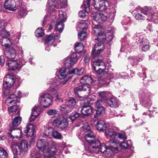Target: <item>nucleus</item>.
Instances as JSON below:
<instances>
[{"label":"nucleus","mask_w":158,"mask_h":158,"mask_svg":"<svg viewBox=\"0 0 158 158\" xmlns=\"http://www.w3.org/2000/svg\"><path fill=\"white\" fill-rule=\"evenodd\" d=\"M20 37V34L19 33H18L15 34L14 36L12 37V40H13V41H14L15 40L16 42L18 43Z\"/></svg>","instance_id":"nucleus-54"},{"label":"nucleus","mask_w":158,"mask_h":158,"mask_svg":"<svg viewBox=\"0 0 158 158\" xmlns=\"http://www.w3.org/2000/svg\"><path fill=\"white\" fill-rule=\"evenodd\" d=\"M36 146L39 150L44 153L42 155L39 154L40 157L42 156L43 158L51 157L56 154L57 151V149L55 147L49 148L48 147L49 143L46 139H41L38 140L36 143Z\"/></svg>","instance_id":"nucleus-3"},{"label":"nucleus","mask_w":158,"mask_h":158,"mask_svg":"<svg viewBox=\"0 0 158 158\" xmlns=\"http://www.w3.org/2000/svg\"><path fill=\"white\" fill-rule=\"evenodd\" d=\"M92 28L94 33L97 35V39L99 41H104L106 40L108 42L110 41L113 38L112 33L109 32L104 33L103 30L102 29V27L98 23H96L94 21H92Z\"/></svg>","instance_id":"nucleus-4"},{"label":"nucleus","mask_w":158,"mask_h":158,"mask_svg":"<svg viewBox=\"0 0 158 158\" xmlns=\"http://www.w3.org/2000/svg\"><path fill=\"white\" fill-rule=\"evenodd\" d=\"M12 151L14 155H17L18 153L19 145L15 143H12L11 146Z\"/></svg>","instance_id":"nucleus-45"},{"label":"nucleus","mask_w":158,"mask_h":158,"mask_svg":"<svg viewBox=\"0 0 158 158\" xmlns=\"http://www.w3.org/2000/svg\"><path fill=\"white\" fill-rule=\"evenodd\" d=\"M11 40H10L9 39H6V38H4L3 39V42H5L6 41V43H3V45L5 47H8V46L12 45L13 44V40L11 41Z\"/></svg>","instance_id":"nucleus-49"},{"label":"nucleus","mask_w":158,"mask_h":158,"mask_svg":"<svg viewBox=\"0 0 158 158\" xmlns=\"http://www.w3.org/2000/svg\"><path fill=\"white\" fill-rule=\"evenodd\" d=\"M50 86L48 90L52 92L56 91L57 89L58 88L57 81H55L51 83L50 85Z\"/></svg>","instance_id":"nucleus-40"},{"label":"nucleus","mask_w":158,"mask_h":158,"mask_svg":"<svg viewBox=\"0 0 158 158\" xmlns=\"http://www.w3.org/2000/svg\"><path fill=\"white\" fill-rule=\"evenodd\" d=\"M15 77L8 74L4 77L3 80V86L6 89L11 87L15 82Z\"/></svg>","instance_id":"nucleus-17"},{"label":"nucleus","mask_w":158,"mask_h":158,"mask_svg":"<svg viewBox=\"0 0 158 158\" xmlns=\"http://www.w3.org/2000/svg\"><path fill=\"white\" fill-rule=\"evenodd\" d=\"M86 36V33L83 31L78 34V38L81 40H84Z\"/></svg>","instance_id":"nucleus-51"},{"label":"nucleus","mask_w":158,"mask_h":158,"mask_svg":"<svg viewBox=\"0 0 158 158\" xmlns=\"http://www.w3.org/2000/svg\"><path fill=\"white\" fill-rule=\"evenodd\" d=\"M15 93L16 95L14 94H11L6 100V102L8 106L15 103L18 102V99L22 96V94L20 91H18Z\"/></svg>","instance_id":"nucleus-15"},{"label":"nucleus","mask_w":158,"mask_h":158,"mask_svg":"<svg viewBox=\"0 0 158 158\" xmlns=\"http://www.w3.org/2000/svg\"><path fill=\"white\" fill-rule=\"evenodd\" d=\"M60 6L57 5V0H48L47 8L49 11H53L56 9L65 7L67 6V0H59Z\"/></svg>","instance_id":"nucleus-6"},{"label":"nucleus","mask_w":158,"mask_h":158,"mask_svg":"<svg viewBox=\"0 0 158 158\" xmlns=\"http://www.w3.org/2000/svg\"><path fill=\"white\" fill-rule=\"evenodd\" d=\"M17 51L19 55H20V56L22 57L23 51L22 47L18 45L6 49L4 52L5 55L8 60H13L16 57Z\"/></svg>","instance_id":"nucleus-5"},{"label":"nucleus","mask_w":158,"mask_h":158,"mask_svg":"<svg viewBox=\"0 0 158 158\" xmlns=\"http://www.w3.org/2000/svg\"><path fill=\"white\" fill-rule=\"evenodd\" d=\"M93 21L96 23H102L106 21L107 19V16L106 14H104L102 13L94 12L93 13Z\"/></svg>","instance_id":"nucleus-16"},{"label":"nucleus","mask_w":158,"mask_h":158,"mask_svg":"<svg viewBox=\"0 0 158 158\" xmlns=\"http://www.w3.org/2000/svg\"><path fill=\"white\" fill-rule=\"evenodd\" d=\"M119 129L117 127L107 129L105 132V135L108 139H110V143H118L115 137L116 132H118Z\"/></svg>","instance_id":"nucleus-11"},{"label":"nucleus","mask_w":158,"mask_h":158,"mask_svg":"<svg viewBox=\"0 0 158 158\" xmlns=\"http://www.w3.org/2000/svg\"><path fill=\"white\" fill-rule=\"evenodd\" d=\"M69 74V73H67L66 70L64 68H62L60 69L58 73V77L60 79H63L66 78L68 74Z\"/></svg>","instance_id":"nucleus-29"},{"label":"nucleus","mask_w":158,"mask_h":158,"mask_svg":"<svg viewBox=\"0 0 158 158\" xmlns=\"http://www.w3.org/2000/svg\"><path fill=\"white\" fill-rule=\"evenodd\" d=\"M84 45L81 42L76 43L75 45V50L77 52H81L84 49Z\"/></svg>","instance_id":"nucleus-41"},{"label":"nucleus","mask_w":158,"mask_h":158,"mask_svg":"<svg viewBox=\"0 0 158 158\" xmlns=\"http://www.w3.org/2000/svg\"><path fill=\"white\" fill-rule=\"evenodd\" d=\"M40 156L38 152L34 150L31 151V157L29 158H43L42 156H41L40 157Z\"/></svg>","instance_id":"nucleus-47"},{"label":"nucleus","mask_w":158,"mask_h":158,"mask_svg":"<svg viewBox=\"0 0 158 158\" xmlns=\"http://www.w3.org/2000/svg\"><path fill=\"white\" fill-rule=\"evenodd\" d=\"M6 64L8 66L10 70H15L21 69V66L19 65L17 61L13 60H8Z\"/></svg>","instance_id":"nucleus-21"},{"label":"nucleus","mask_w":158,"mask_h":158,"mask_svg":"<svg viewBox=\"0 0 158 158\" xmlns=\"http://www.w3.org/2000/svg\"><path fill=\"white\" fill-rule=\"evenodd\" d=\"M66 19V16L65 12L62 11H60L59 12V18L57 22L64 23Z\"/></svg>","instance_id":"nucleus-33"},{"label":"nucleus","mask_w":158,"mask_h":158,"mask_svg":"<svg viewBox=\"0 0 158 158\" xmlns=\"http://www.w3.org/2000/svg\"><path fill=\"white\" fill-rule=\"evenodd\" d=\"M92 81L93 80L91 77L87 75L84 76L80 80V82L81 84L89 85Z\"/></svg>","instance_id":"nucleus-28"},{"label":"nucleus","mask_w":158,"mask_h":158,"mask_svg":"<svg viewBox=\"0 0 158 158\" xmlns=\"http://www.w3.org/2000/svg\"><path fill=\"white\" fill-rule=\"evenodd\" d=\"M95 136L93 132H90L86 135L85 140L89 143L88 147H85L86 154L88 156H91L94 153L101 152L106 157L111 158L114 155V151H118L116 147H108L104 144H100L98 139H93Z\"/></svg>","instance_id":"nucleus-1"},{"label":"nucleus","mask_w":158,"mask_h":158,"mask_svg":"<svg viewBox=\"0 0 158 158\" xmlns=\"http://www.w3.org/2000/svg\"><path fill=\"white\" fill-rule=\"evenodd\" d=\"M97 129L101 131H103L105 130L106 127V125L105 122L102 120L99 121L96 125Z\"/></svg>","instance_id":"nucleus-30"},{"label":"nucleus","mask_w":158,"mask_h":158,"mask_svg":"<svg viewBox=\"0 0 158 158\" xmlns=\"http://www.w3.org/2000/svg\"><path fill=\"white\" fill-rule=\"evenodd\" d=\"M84 71V69L83 68L80 69L78 68L74 69L69 72V74H74L77 75H82Z\"/></svg>","instance_id":"nucleus-32"},{"label":"nucleus","mask_w":158,"mask_h":158,"mask_svg":"<svg viewBox=\"0 0 158 158\" xmlns=\"http://www.w3.org/2000/svg\"><path fill=\"white\" fill-rule=\"evenodd\" d=\"M4 22L0 20V31H2V30L4 29Z\"/></svg>","instance_id":"nucleus-63"},{"label":"nucleus","mask_w":158,"mask_h":158,"mask_svg":"<svg viewBox=\"0 0 158 158\" xmlns=\"http://www.w3.org/2000/svg\"><path fill=\"white\" fill-rule=\"evenodd\" d=\"M5 8L10 10L14 11L16 10V4L14 0H7L4 4Z\"/></svg>","instance_id":"nucleus-23"},{"label":"nucleus","mask_w":158,"mask_h":158,"mask_svg":"<svg viewBox=\"0 0 158 158\" xmlns=\"http://www.w3.org/2000/svg\"><path fill=\"white\" fill-rule=\"evenodd\" d=\"M118 137V138L124 140L127 139V137L126 135L124 134H121L120 133L116 132V135L115 138Z\"/></svg>","instance_id":"nucleus-53"},{"label":"nucleus","mask_w":158,"mask_h":158,"mask_svg":"<svg viewBox=\"0 0 158 158\" xmlns=\"http://www.w3.org/2000/svg\"><path fill=\"white\" fill-rule=\"evenodd\" d=\"M35 34L36 36L40 37L44 35V31L41 28H39L36 30Z\"/></svg>","instance_id":"nucleus-48"},{"label":"nucleus","mask_w":158,"mask_h":158,"mask_svg":"<svg viewBox=\"0 0 158 158\" xmlns=\"http://www.w3.org/2000/svg\"><path fill=\"white\" fill-rule=\"evenodd\" d=\"M64 28V23L62 22H57V23L55 27L56 31H59L61 32Z\"/></svg>","instance_id":"nucleus-43"},{"label":"nucleus","mask_w":158,"mask_h":158,"mask_svg":"<svg viewBox=\"0 0 158 158\" xmlns=\"http://www.w3.org/2000/svg\"><path fill=\"white\" fill-rule=\"evenodd\" d=\"M22 121V118L19 116L16 117L14 119L12 122V125L13 127H16L19 125Z\"/></svg>","instance_id":"nucleus-37"},{"label":"nucleus","mask_w":158,"mask_h":158,"mask_svg":"<svg viewBox=\"0 0 158 158\" xmlns=\"http://www.w3.org/2000/svg\"><path fill=\"white\" fill-rule=\"evenodd\" d=\"M57 113V112L55 109H51L47 112V114L49 115H55Z\"/></svg>","instance_id":"nucleus-57"},{"label":"nucleus","mask_w":158,"mask_h":158,"mask_svg":"<svg viewBox=\"0 0 158 158\" xmlns=\"http://www.w3.org/2000/svg\"><path fill=\"white\" fill-rule=\"evenodd\" d=\"M67 105H63L60 106L59 109L64 113H67L71 111L75 108L76 102L73 98L69 99L67 102Z\"/></svg>","instance_id":"nucleus-7"},{"label":"nucleus","mask_w":158,"mask_h":158,"mask_svg":"<svg viewBox=\"0 0 158 158\" xmlns=\"http://www.w3.org/2000/svg\"><path fill=\"white\" fill-rule=\"evenodd\" d=\"M111 67V65L109 64L106 65L101 60H97L93 62V68L98 75V81L100 83L104 84H108L109 83L110 79L113 78V76L106 70Z\"/></svg>","instance_id":"nucleus-2"},{"label":"nucleus","mask_w":158,"mask_h":158,"mask_svg":"<svg viewBox=\"0 0 158 158\" xmlns=\"http://www.w3.org/2000/svg\"><path fill=\"white\" fill-rule=\"evenodd\" d=\"M91 0H84L82 7L83 10L87 13L89 12L90 10L89 3Z\"/></svg>","instance_id":"nucleus-36"},{"label":"nucleus","mask_w":158,"mask_h":158,"mask_svg":"<svg viewBox=\"0 0 158 158\" xmlns=\"http://www.w3.org/2000/svg\"><path fill=\"white\" fill-rule=\"evenodd\" d=\"M98 93L99 95L102 98H104L106 96V93L105 92H100Z\"/></svg>","instance_id":"nucleus-64"},{"label":"nucleus","mask_w":158,"mask_h":158,"mask_svg":"<svg viewBox=\"0 0 158 158\" xmlns=\"http://www.w3.org/2000/svg\"><path fill=\"white\" fill-rule=\"evenodd\" d=\"M121 146L124 149H126L129 147H130L131 146L128 143V142H124L122 143Z\"/></svg>","instance_id":"nucleus-58"},{"label":"nucleus","mask_w":158,"mask_h":158,"mask_svg":"<svg viewBox=\"0 0 158 158\" xmlns=\"http://www.w3.org/2000/svg\"><path fill=\"white\" fill-rule=\"evenodd\" d=\"M35 132L33 125L31 124H29L27 126L26 129L24 130L25 135L27 137L33 136Z\"/></svg>","instance_id":"nucleus-24"},{"label":"nucleus","mask_w":158,"mask_h":158,"mask_svg":"<svg viewBox=\"0 0 158 158\" xmlns=\"http://www.w3.org/2000/svg\"><path fill=\"white\" fill-rule=\"evenodd\" d=\"M39 102L40 105L43 107H48L52 103V97L48 93L43 94L40 98Z\"/></svg>","instance_id":"nucleus-10"},{"label":"nucleus","mask_w":158,"mask_h":158,"mask_svg":"<svg viewBox=\"0 0 158 158\" xmlns=\"http://www.w3.org/2000/svg\"><path fill=\"white\" fill-rule=\"evenodd\" d=\"M135 19L139 21H142L145 19V17L140 13H138L135 15Z\"/></svg>","instance_id":"nucleus-52"},{"label":"nucleus","mask_w":158,"mask_h":158,"mask_svg":"<svg viewBox=\"0 0 158 158\" xmlns=\"http://www.w3.org/2000/svg\"><path fill=\"white\" fill-rule=\"evenodd\" d=\"M29 144L26 140L21 141L19 145V149L21 155H23L28 151Z\"/></svg>","instance_id":"nucleus-20"},{"label":"nucleus","mask_w":158,"mask_h":158,"mask_svg":"<svg viewBox=\"0 0 158 158\" xmlns=\"http://www.w3.org/2000/svg\"><path fill=\"white\" fill-rule=\"evenodd\" d=\"M51 123L53 125L57 126L61 129L66 128L68 125L67 120L62 116L54 119Z\"/></svg>","instance_id":"nucleus-12"},{"label":"nucleus","mask_w":158,"mask_h":158,"mask_svg":"<svg viewBox=\"0 0 158 158\" xmlns=\"http://www.w3.org/2000/svg\"><path fill=\"white\" fill-rule=\"evenodd\" d=\"M61 94L58 92L56 91V93L55 94V96L56 97V99L59 101H61L62 99L61 97H60Z\"/></svg>","instance_id":"nucleus-61"},{"label":"nucleus","mask_w":158,"mask_h":158,"mask_svg":"<svg viewBox=\"0 0 158 158\" xmlns=\"http://www.w3.org/2000/svg\"><path fill=\"white\" fill-rule=\"evenodd\" d=\"M80 116L79 113L74 112L72 113L70 115L69 118L72 120L74 121Z\"/></svg>","instance_id":"nucleus-50"},{"label":"nucleus","mask_w":158,"mask_h":158,"mask_svg":"<svg viewBox=\"0 0 158 158\" xmlns=\"http://www.w3.org/2000/svg\"><path fill=\"white\" fill-rule=\"evenodd\" d=\"M50 135H52L56 139H61L63 138L61 134L52 128H48L46 131V133H44L43 135L44 136H48Z\"/></svg>","instance_id":"nucleus-19"},{"label":"nucleus","mask_w":158,"mask_h":158,"mask_svg":"<svg viewBox=\"0 0 158 158\" xmlns=\"http://www.w3.org/2000/svg\"><path fill=\"white\" fill-rule=\"evenodd\" d=\"M93 108L91 106H87L83 107L81 109V112L84 115H89L93 112Z\"/></svg>","instance_id":"nucleus-27"},{"label":"nucleus","mask_w":158,"mask_h":158,"mask_svg":"<svg viewBox=\"0 0 158 158\" xmlns=\"http://www.w3.org/2000/svg\"><path fill=\"white\" fill-rule=\"evenodd\" d=\"M96 110V113L94 115L95 118H97L98 116H100L104 113V108L102 106H100L97 108Z\"/></svg>","instance_id":"nucleus-39"},{"label":"nucleus","mask_w":158,"mask_h":158,"mask_svg":"<svg viewBox=\"0 0 158 158\" xmlns=\"http://www.w3.org/2000/svg\"><path fill=\"white\" fill-rule=\"evenodd\" d=\"M10 130L11 132L8 133V134L11 139H14L15 136L17 139L22 137V132L20 129H15L13 127Z\"/></svg>","instance_id":"nucleus-22"},{"label":"nucleus","mask_w":158,"mask_h":158,"mask_svg":"<svg viewBox=\"0 0 158 158\" xmlns=\"http://www.w3.org/2000/svg\"><path fill=\"white\" fill-rule=\"evenodd\" d=\"M94 6L97 10L102 11H104L107 10L109 7V4L106 1L101 0H93Z\"/></svg>","instance_id":"nucleus-14"},{"label":"nucleus","mask_w":158,"mask_h":158,"mask_svg":"<svg viewBox=\"0 0 158 158\" xmlns=\"http://www.w3.org/2000/svg\"><path fill=\"white\" fill-rule=\"evenodd\" d=\"M8 110L10 114H14L16 112L17 114H19L20 111L16 105L11 106L8 108Z\"/></svg>","instance_id":"nucleus-35"},{"label":"nucleus","mask_w":158,"mask_h":158,"mask_svg":"<svg viewBox=\"0 0 158 158\" xmlns=\"http://www.w3.org/2000/svg\"><path fill=\"white\" fill-rule=\"evenodd\" d=\"M90 88L89 85L87 84H81V85H79L78 87H76L74 89V90L75 93L78 91L87 90V93L89 94L90 93Z\"/></svg>","instance_id":"nucleus-25"},{"label":"nucleus","mask_w":158,"mask_h":158,"mask_svg":"<svg viewBox=\"0 0 158 158\" xmlns=\"http://www.w3.org/2000/svg\"><path fill=\"white\" fill-rule=\"evenodd\" d=\"M40 112V109L38 106H35L32 110L31 114L37 117L39 115Z\"/></svg>","instance_id":"nucleus-46"},{"label":"nucleus","mask_w":158,"mask_h":158,"mask_svg":"<svg viewBox=\"0 0 158 158\" xmlns=\"http://www.w3.org/2000/svg\"><path fill=\"white\" fill-rule=\"evenodd\" d=\"M18 62H19V65L21 66V68L22 67L23 65L25 64L26 61L25 60L23 59V58L21 57L18 60Z\"/></svg>","instance_id":"nucleus-59"},{"label":"nucleus","mask_w":158,"mask_h":158,"mask_svg":"<svg viewBox=\"0 0 158 158\" xmlns=\"http://www.w3.org/2000/svg\"><path fill=\"white\" fill-rule=\"evenodd\" d=\"M8 156V154L6 151L0 147V158H7Z\"/></svg>","instance_id":"nucleus-44"},{"label":"nucleus","mask_w":158,"mask_h":158,"mask_svg":"<svg viewBox=\"0 0 158 158\" xmlns=\"http://www.w3.org/2000/svg\"><path fill=\"white\" fill-rule=\"evenodd\" d=\"M149 94L144 91H140L139 94V98L140 103L146 107H150L152 105L151 101L149 99Z\"/></svg>","instance_id":"nucleus-9"},{"label":"nucleus","mask_w":158,"mask_h":158,"mask_svg":"<svg viewBox=\"0 0 158 158\" xmlns=\"http://www.w3.org/2000/svg\"><path fill=\"white\" fill-rule=\"evenodd\" d=\"M106 40L104 41H99L98 43L95 44L94 47L92 51V55L94 58L98 57L100 56L102 52L104 49V45L103 43Z\"/></svg>","instance_id":"nucleus-8"},{"label":"nucleus","mask_w":158,"mask_h":158,"mask_svg":"<svg viewBox=\"0 0 158 158\" xmlns=\"http://www.w3.org/2000/svg\"><path fill=\"white\" fill-rule=\"evenodd\" d=\"M150 48V46L148 44L143 45L142 48L143 51L146 52L148 51Z\"/></svg>","instance_id":"nucleus-60"},{"label":"nucleus","mask_w":158,"mask_h":158,"mask_svg":"<svg viewBox=\"0 0 158 158\" xmlns=\"http://www.w3.org/2000/svg\"><path fill=\"white\" fill-rule=\"evenodd\" d=\"M1 36L4 38H6V37H8L9 36V34L8 32L6 31H2L1 32Z\"/></svg>","instance_id":"nucleus-56"},{"label":"nucleus","mask_w":158,"mask_h":158,"mask_svg":"<svg viewBox=\"0 0 158 158\" xmlns=\"http://www.w3.org/2000/svg\"><path fill=\"white\" fill-rule=\"evenodd\" d=\"M18 14L21 17L26 15L27 14V11L24 9H21L18 13Z\"/></svg>","instance_id":"nucleus-55"},{"label":"nucleus","mask_w":158,"mask_h":158,"mask_svg":"<svg viewBox=\"0 0 158 158\" xmlns=\"http://www.w3.org/2000/svg\"><path fill=\"white\" fill-rule=\"evenodd\" d=\"M37 117L36 116H35L34 115L31 114L29 118V121L30 122H32L34 121Z\"/></svg>","instance_id":"nucleus-62"},{"label":"nucleus","mask_w":158,"mask_h":158,"mask_svg":"<svg viewBox=\"0 0 158 158\" xmlns=\"http://www.w3.org/2000/svg\"><path fill=\"white\" fill-rule=\"evenodd\" d=\"M142 13L145 15H148V18H149L153 14V11L152 10V8L150 7L145 6L142 8L141 10Z\"/></svg>","instance_id":"nucleus-26"},{"label":"nucleus","mask_w":158,"mask_h":158,"mask_svg":"<svg viewBox=\"0 0 158 158\" xmlns=\"http://www.w3.org/2000/svg\"><path fill=\"white\" fill-rule=\"evenodd\" d=\"M147 20L149 21H154L156 24H158V15L157 13H154L149 18H147Z\"/></svg>","instance_id":"nucleus-38"},{"label":"nucleus","mask_w":158,"mask_h":158,"mask_svg":"<svg viewBox=\"0 0 158 158\" xmlns=\"http://www.w3.org/2000/svg\"><path fill=\"white\" fill-rule=\"evenodd\" d=\"M88 27L87 24L85 21H81L80 23L77 25V29L78 31H85L84 30Z\"/></svg>","instance_id":"nucleus-34"},{"label":"nucleus","mask_w":158,"mask_h":158,"mask_svg":"<svg viewBox=\"0 0 158 158\" xmlns=\"http://www.w3.org/2000/svg\"><path fill=\"white\" fill-rule=\"evenodd\" d=\"M129 60L131 63L134 64H137V63L138 62L142 60L141 58L137 56H133L128 58Z\"/></svg>","instance_id":"nucleus-42"},{"label":"nucleus","mask_w":158,"mask_h":158,"mask_svg":"<svg viewBox=\"0 0 158 158\" xmlns=\"http://www.w3.org/2000/svg\"><path fill=\"white\" fill-rule=\"evenodd\" d=\"M60 37V34L56 33V35H51L46 36L45 40V50L49 51L50 50L49 46L52 44L56 40L59 39Z\"/></svg>","instance_id":"nucleus-13"},{"label":"nucleus","mask_w":158,"mask_h":158,"mask_svg":"<svg viewBox=\"0 0 158 158\" xmlns=\"http://www.w3.org/2000/svg\"><path fill=\"white\" fill-rule=\"evenodd\" d=\"M77 55L73 53L70 57H68L64 60V65L66 67L69 68L72 66L77 61Z\"/></svg>","instance_id":"nucleus-18"},{"label":"nucleus","mask_w":158,"mask_h":158,"mask_svg":"<svg viewBox=\"0 0 158 158\" xmlns=\"http://www.w3.org/2000/svg\"><path fill=\"white\" fill-rule=\"evenodd\" d=\"M108 105L111 107L116 108L118 106V101L115 98H111L107 100Z\"/></svg>","instance_id":"nucleus-31"}]
</instances>
